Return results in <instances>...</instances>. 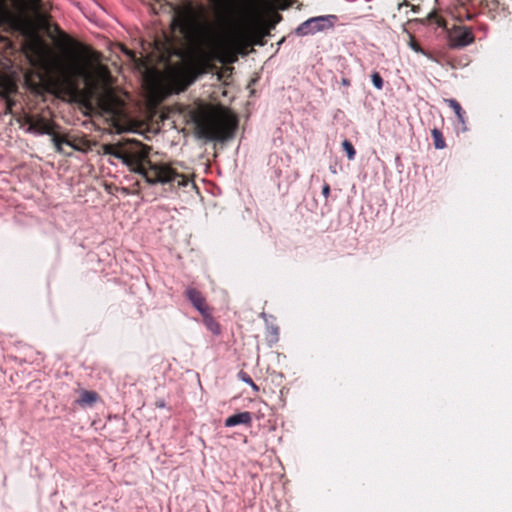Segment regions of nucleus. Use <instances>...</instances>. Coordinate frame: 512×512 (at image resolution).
<instances>
[{
    "instance_id": "f257e3e1",
    "label": "nucleus",
    "mask_w": 512,
    "mask_h": 512,
    "mask_svg": "<svg viewBox=\"0 0 512 512\" xmlns=\"http://www.w3.org/2000/svg\"><path fill=\"white\" fill-rule=\"evenodd\" d=\"M54 30L60 35L65 45L78 48L79 57L53 60L49 63L48 70L53 76V83L58 91L69 98L76 99L83 94L79 80L92 86L98 79L108 77L109 71L103 65L93 66L94 62L100 61L101 54L99 52L76 42L62 32L57 24L54 25Z\"/></svg>"
},
{
    "instance_id": "f03ea898",
    "label": "nucleus",
    "mask_w": 512,
    "mask_h": 512,
    "mask_svg": "<svg viewBox=\"0 0 512 512\" xmlns=\"http://www.w3.org/2000/svg\"><path fill=\"white\" fill-rule=\"evenodd\" d=\"M102 148L104 154L121 159L132 171L142 175L149 184L176 183L179 187L188 184L187 176L178 172L171 163L152 162L148 157L150 148L140 141L127 140L124 143L105 144Z\"/></svg>"
},
{
    "instance_id": "7ed1b4c3",
    "label": "nucleus",
    "mask_w": 512,
    "mask_h": 512,
    "mask_svg": "<svg viewBox=\"0 0 512 512\" xmlns=\"http://www.w3.org/2000/svg\"><path fill=\"white\" fill-rule=\"evenodd\" d=\"M199 138L210 141H227L232 139L238 128L235 114L222 107L199 104L190 112Z\"/></svg>"
},
{
    "instance_id": "20e7f679",
    "label": "nucleus",
    "mask_w": 512,
    "mask_h": 512,
    "mask_svg": "<svg viewBox=\"0 0 512 512\" xmlns=\"http://www.w3.org/2000/svg\"><path fill=\"white\" fill-rule=\"evenodd\" d=\"M511 0H458L454 16L459 21L472 20L477 14H487L491 19L505 18L510 14Z\"/></svg>"
},
{
    "instance_id": "39448f33",
    "label": "nucleus",
    "mask_w": 512,
    "mask_h": 512,
    "mask_svg": "<svg viewBox=\"0 0 512 512\" xmlns=\"http://www.w3.org/2000/svg\"><path fill=\"white\" fill-rule=\"evenodd\" d=\"M212 68L211 58L207 54H201L187 65H178L170 70L171 82L178 91L186 90L200 75Z\"/></svg>"
},
{
    "instance_id": "423d86ee",
    "label": "nucleus",
    "mask_w": 512,
    "mask_h": 512,
    "mask_svg": "<svg viewBox=\"0 0 512 512\" xmlns=\"http://www.w3.org/2000/svg\"><path fill=\"white\" fill-rule=\"evenodd\" d=\"M422 22L427 25L444 28L447 31L448 45L451 48H463L472 44L475 40L470 27L454 25L452 28L448 29L446 20L436 10L429 12Z\"/></svg>"
},
{
    "instance_id": "0eeeda50",
    "label": "nucleus",
    "mask_w": 512,
    "mask_h": 512,
    "mask_svg": "<svg viewBox=\"0 0 512 512\" xmlns=\"http://www.w3.org/2000/svg\"><path fill=\"white\" fill-rule=\"evenodd\" d=\"M57 127L58 126L54 122L49 121L42 116H36V120L34 121V123H31V125L28 126L27 132L52 135V140L58 152L62 151L63 143L73 147L75 150H80V148H78L74 143L69 141L65 136L58 135L55 132V129Z\"/></svg>"
},
{
    "instance_id": "6e6552de",
    "label": "nucleus",
    "mask_w": 512,
    "mask_h": 512,
    "mask_svg": "<svg viewBox=\"0 0 512 512\" xmlns=\"http://www.w3.org/2000/svg\"><path fill=\"white\" fill-rule=\"evenodd\" d=\"M100 109L112 118H121L125 114V102L112 90H107L98 98Z\"/></svg>"
},
{
    "instance_id": "1a4fd4ad",
    "label": "nucleus",
    "mask_w": 512,
    "mask_h": 512,
    "mask_svg": "<svg viewBox=\"0 0 512 512\" xmlns=\"http://www.w3.org/2000/svg\"><path fill=\"white\" fill-rule=\"evenodd\" d=\"M333 19H335V16L333 15L310 18L297 27L296 33L298 35L305 36L331 28L333 26V22L331 20Z\"/></svg>"
},
{
    "instance_id": "9d476101",
    "label": "nucleus",
    "mask_w": 512,
    "mask_h": 512,
    "mask_svg": "<svg viewBox=\"0 0 512 512\" xmlns=\"http://www.w3.org/2000/svg\"><path fill=\"white\" fill-rule=\"evenodd\" d=\"M19 0H0V25H13L18 21Z\"/></svg>"
},
{
    "instance_id": "9b49d317",
    "label": "nucleus",
    "mask_w": 512,
    "mask_h": 512,
    "mask_svg": "<svg viewBox=\"0 0 512 512\" xmlns=\"http://www.w3.org/2000/svg\"><path fill=\"white\" fill-rule=\"evenodd\" d=\"M185 296L191 302L193 307L200 312L201 315L211 310L206 302L205 297L198 289L194 287H188L185 290Z\"/></svg>"
},
{
    "instance_id": "f8f14e48",
    "label": "nucleus",
    "mask_w": 512,
    "mask_h": 512,
    "mask_svg": "<svg viewBox=\"0 0 512 512\" xmlns=\"http://www.w3.org/2000/svg\"><path fill=\"white\" fill-rule=\"evenodd\" d=\"M224 424L226 427H233L240 424L250 426L252 424V415L248 411L240 412L229 416Z\"/></svg>"
},
{
    "instance_id": "ddd939ff",
    "label": "nucleus",
    "mask_w": 512,
    "mask_h": 512,
    "mask_svg": "<svg viewBox=\"0 0 512 512\" xmlns=\"http://www.w3.org/2000/svg\"><path fill=\"white\" fill-rule=\"evenodd\" d=\"M99 399L100 396L97 392L82 390L80 392V397L76 400V403L81 407L93 406Z\"/></svg>"
},
{
    "instance_id": "4468645a",
    "label": "nucleus",
    "mask_w": 512,
    "mask_h": 512,
    "mask_svg": "<svg viewBox=\"0 0 512 512\" xmlns=\"http://www.w3.org/2000/svg\"><path fill=\"white\" fill-rule=\"evenodd\" d=\"M16 91V84L10 78L0 75V96L8 97Z\"/></svg>"
},
{
    "instance_id": "2eb2a0df",
    "label": "nucleus",
    "mask_w": 512,
    "mask_h": 512,
    "mask_svg": "<svg viewBox=\"0 0 512 512\" xmlns=\"http://www.w3.org/2000/svg\"><path fill=\"white\" fill-rule=\"evenodd\" d=\"M202 317L204 325L212 334L219 335L221 333V326L212 316V309L202 314Z\"/></svg>"
},
{
    "instance_id": "dca6fc26",
    "label": "nucleus",
    "mask_w": 512,
    "mask_h": 512,
    "mask_svg": "<svg viewBox=\"0 0 512 512\" xmlns=\"http://www.w3.org/2000/svg\"><path fill=\"white\" fill-rule=\"evenodd\" d=\"M42 0H32V6L35 10L37 18L43 27H49L50 16L46 12L42 11Z\"/></svg>"
},
{
    "instance_id": "f3484780",
    "label": "nucleus",
    "mask_w": 512,
    "mask_h": 512,
    "mask_svg": "<svg viewBox=\"0 0 512 512\" xmlns=\"http://www.w3.org/2000/svg\"><path fill=\"white\" fill-rule=\"evenodd\" d=\"M211 4H213L216 8L225 10L228 12V20L232 21V15L234 13L233 9V0H208Z\"/></svg>"
},
{
    "instance_id": "a211bd4d",
    "label": "nucleus",
    "mask_w": 512,
    "mask_h": 512,
    "mask_svg": "<svg viewBox=\"0 0 512 512\" xmlns=\"http://www.w3.org/2000/svg\"><path fill=\"white\" fill-rule=\"evenodd\" d=\"M194 8L191 5H188L182 12H181V20L183 22V26L185 29L189 28L192 24V20L194 18Z\"/></svg>"
},
{
    "instance_id": "6ab92c4d",
    "label": "nucleus",
    "mask_w": 512,
    "mask_h": 512,
    "mask_svg": "<svg viewBox=\"0 0 512 512\" xmlns=\"http://www.w3.org/2000/svg\"><path fill=\"white\" fill-rule=\"evenodd\" d=\"M431 136L433 139L434 147L436 149H444L446 147V143H445L443 134L439 129H437V128L432 129Z\"/></svg>"
},
{
    "instance_id": "aec40b11",
    "label": "nucleus",
    "mask_w": 512,
    "mask_h": 512,
    "mask_svg": "<svg viewBox=\"0 0 512 512\" xmlns=\"http://www.w3.org/2000/svg\"><path fill=\"white\" fill-rule=\"evenodd\" d=\"M448 106L450 108L453 109V111L455 112L457 118L459 119V121L464 124V114H465V111L462 109L461 105L459 104L458 101H456L455 99H448L446 100Z\"/></svg>"
},
{
    "instance_id": "412c9836",
    "label": "nucleus",
    "mask_w": 512,
    "mask_h": 512,
    "mask_svg": "<svg viewBox=\"0 0 512 512\" xmlns=\"http://www.w3.org/2000/svg\"><path fill=\"white\" fill-rule=\"evenodd\" d=\"M342 148L347 153V157L349 160H353L356 155V151L354 149L353 144L349 140H344L342 142Z\"/></svg>"
},
{
    "instance_id": "4be33fe9",
    "label": "nucleus",
    "mask_w": 512,
    "mask_h": 512,
    "mask_svg": "<svg viewBox=\"0 0 512 512\" xmlns=\"http://www.w3.org/2000/svg\"><path fill=\"white\" fill-rule=\"evenodd\" d=\"M238 377H239L240 380H242L243 382H245L248 385H250L254 392H258L259 391L258 385L255 384V382L252 380V378L246 372L240 371L238 373Z\"/></svg>"
},
{
    "instance_id": "5701e85b",
    "label": "nucleus",
    "mask_w": 512,
    "mask_h": 512,
    "mask_svg": "<svg viewBox=\"0 0 512 512\" xmlns=\"http://www.w3.org/2000/svg\"><path fill=\"white\" fill-rule=\"evenodd\" d=\"M373 85L378 89H383L384 82L381 75L378 72H373L371 75Z\"/></svg>"
},
{
    "instance_id": "b1692460",
    "label": "nucleus",
    "mask_w": 512,
    "mask_h": 512,
    "mask_svg": "<svg viewBox=\"0 0 512 512\" xmlns=\"http://www.w3.org/2000/svg\"><path fill=\"white\" fill-rule=\"evenodd\" d=\"M409 46L415 52L427 55V53L421 48L420 44L413 37H411V39H410Z\"/></svg>"
},
{
    "instance_id": "393cba45",
    "label": "nucleus",
    "mask_w": 512,
    "mask_h": 512,
    "mask_svg": "<svg viewBox=\"0 0 512 512\" xmlns=\"http://www.w3.org/2000/svg\"><path fill=\"white\" fill-rule=\"evenodd\" d=\"M322 195L327 199L330 196V185L328 183H324L322 187Z\"/></svg>"
},
{
    "instance_id": "a878e982",
    "label": "nucleus",
    "mask_w": 512,
    "mask_h": 512,
    "mask_svg": "<svg viewBox=\"0 0 512 512\" xmlns=\"http://www.w3.org/2000/svg\"><path fill=\"white\" fill-rule=\"evenodd\" d=\"M3 98L6 100L7 111L10 112L12 109V106L14 105V101L10 98V96L3 97Z\"/></svg>"
},
{
    "instance_id": "bb28decb",
    "label": "nucleus",
    "mask_w": 512,
    "mask_h": 512,
    "mask_svg": "<svg viewBox=\"0 0 512 512\" xmlns=\"http://www.w3.org/2000/svg\"><path fill=\"white\" fill-rule=\"evenodd\" d=\"M36 120V117L35 116H32V115H25L24 116V121L26 124H28L29 126L31 125V123H34V121Z\"/></svg>"
},
{
    "instance_id": "cd10ccee",
    "label": "nucleus",
    "mask_w": 512,
    "mask_h": 512,
    "mask_svg": "<svg viewBox=\"0 0 512 512\" xmlns=\"http://www.w3.org/2000/svg\"><path fill=\"white\" fill-rule=\"evenodd\" d=\"M342 84H343L344 86H350V80H349V79H347V78H343V79H342Z\"/></svg>"
},
{
    "instance_id": "c85d7f7f",
    "label": "nucleus",
    "mask_w": 512,
    "mask_h": 512,
    "mask_svg": "<svg viewBox=\"0 0 512 512\" xmlns=\"http://www.w3.org/2000/svg\"><path fill=\"white\" fill-rule=\"evenodd\" d=\"M236 60H237V57H236V55L234 54V55H232V56H231L227 61H228V62H230V63H232V62H234V61H236Z\"/></svg>"
},
{
    "instance_id": "c756f323",
    "label": "nucleus",
    "mask_w": 512,
    "mask_h": 512,
    "mask_svg": "<svg viewBox=\"0 0 512 512\" xmlns=\"http://www.w3.org/2000/svg\"><path fill=\"white\" fill-rule=\"evenodd\" d=\"M410 3L407 1V0H404L401 4H399V8H401L402 6H409Z\"/></svg>"
},
{
    "instance_id": "7c9ffc66",
    "label": "nucleus",
    "mask_w": 512,
    "mask_h": 512,
    "mask_svg": "<svg viewBox=\"0 0 512 512\" xmlns=\"http://www.w3.org/2000/svg\"><path fill=\"white\" fill-rule=\"evenodd\" d=\"M175 54H176L177 56L181 57V56H182V51L178 50V51H176V52H175Z\"/></svg>"
},
{
    "instance_id": "2f4dec72",
    "label": "nucleus",
    "mask_w": 512,
    "mask_h": 512,
    "mask_svg": "<svg viewBox=\"0 0 512 512\" xmlns=\"http://www.w3.org/2000/svg\"><path fill=\"white\" fill-rule=\"evenodd\" d=\"M254 43H255V44H259V45H262V44H263V43H262V41H261L260 39H257Z\"/></svg>"
}]
</instances>
